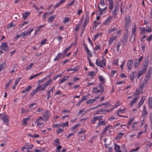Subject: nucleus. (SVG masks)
Instances as JSON below:
<instances>
[{
  "label": "nucleus",
  "instance_id": "nucleus-1",
  "mask_svg": "<svg viewBox=\"0 0 152 152\" xmlns=\"http://www.w3.org/2000/svg\"><path fill=\"white\" fill-rule=\"evenodd\" d=\"M0 48L2 50L7 52L9 51V48L7 42H2L0 46Z\"/></svg>",
  "mask_w": 152,
  "mask_h": 152
},
{
  "label": "nucleus",
  "instance_id": "nucleus-2",
  "mask_svg": "<svg viewBox=\"0 0 152 152\" xmlns=\"http://www.w3.org/2000/svg\"><path fill=\"white\" fill-rule=\"evenodd\" d=\"M0 115L1 116V118L3 120L4 122L5 123H8L9 121V116L8 115H6L4 113L2 114H0Z\"/></svg>",
  "mask_w": 152,
  "mask_h": 152
},
{
  "label": "nucleus",
  "instance_id": "nucleus-3",
  "mask_svg": "<svg viewBox=\"0 0 152 152\" xmlns=\"http://www.w3.org/2000/svg\"><path fill=\"white\" fill-rule=\"evenodd\" d=\"M148 79H145L144 80L142 81V83L140 87V91H141V92H143L142 89L145 87V85L148 82Z\"/></svg>",
  "mask_w": 152,
  "mask_h": 152
},
{
  "label": "nucleus",
  "instance_id": "nucleus-4",
  "mask_svg": "<svg viewBox=\"0 0 152 152\" xmlns=\"http://www.w3.org/2000/svg\"><path fill=\"white\" fill-rule=\"evenodd\" d=\"M125 26L126 27H129L130 26L131 20L130 19V17L128 16L126 17L125 18Z\"/></svg>",
  "mask_w": 152,
  "mask_h": 152
},
{
  "label": "nucleus",
  "instance_id": "nucleus-5",
  "mask_svg": "<svg viewBox=\"0 0 152 152\" xmlns=\"http://www.w3.org/2000/svg\"><path fill=\"white\" fill-rule=\"evenodd\" d=\"M43 120L45 121H47L50 116V114L48 111H46L45 112V113L43 115Z\"/></svg>",
  "mask_w": 152,
  "mask_h": 152
},
{
  "label": "nucleus",
  "instance_id": "nucleus-6",
  "mask_svg": "<svg viewBox=\"0 0 152 152\" xmlns=\"http://www.w3.org/2000/svg\"><path fill=\"white\" fill-rule=\"evenodd\" d=\"M83 45L85 48V50L86 51L87 54L90 57L92 56V55L90 50L88 49L86 45L84 42Z\"/></svg>",
  "mask_w": 152,
  "mask_h": 152
},
{
  "label": "nucleus",
  "instance_id": "nucleus-7",
  "mask_svg": "<svg viewBox=\"0 0 152 152\" xmlns=\"http://www.w3.org/2000/svg\"><path fill=\"white\" fill-rule=\"evenodd\" d=\"M133 64V61L130 59L127 61V66L129 71H130L131 68Z\"/></svg>",
  "mask_w": 152,
  "mask_h": 152
},
{
  "label": "nucleus",
  "instance_id": "nucleus-8",
  "mask_svg": "<svg viewBox=\"0 0 152 152\" xmlns=\"http://www.w3.org/2000/svg\"><path fill=\"white\" fill-rule=\"evenodd\" d=\"M129 33H126L124 34L122 40V42L126 44L127 42L128 38V37Z\"/></svg>",
  "mask_w": 152,
  "mask_h": 152
},
{
  "label": "nucleus",
  "instance_id": "nucleus-9",
  "mask_svg": "<svg viewBox=\"0 0 152 152\" xmlns=\"http://www.w3.org/2000/svg\"><path fill=\"white\" fill-rule=\"evenodd\" d=\"M136 72H132L130 76V79L131 81H133L136 77Z\"/></svg>",
  "mask_w": 152,
  "mask_h": 152
},
{
  "label": "nucleus",
  "instance_id": "nucleus-10",
  "mask_svg": "<svg viewBox=\"0 0 152 152\" xmlns=\"http://www.w3.org/2000/svg\"><path fill=\"white\" fill-rule=\"evenodd\" d=\"M117 38V36H113L110 37L108 41V44L110 45L113 42V41L116 40Z\"/></svg>",
  "mask_w": 152,
  "mask_h": 152
},
{
  "label": "nucleus",
  "instance_id": "nucleus-11",
  "mask_svg": "<svg viewBox=\"0 0 152 152\" xmlns=\"http://www.w3.org/2000/svg\"><path fill=\"white\" fill-rule=\"evenodd\" d=\"M126 109V108H124V109H120L119 110H117V113H116V115H118V116H119L120 117H126L123 116L122 115H120L119 113H124V110Z\"/></svg>",
  "mask_w": 152,
  "mask_h": 152
},
{
  "label": "nucleus",
  "instance_id": "nucleus-12",
  "mask_svg": "<svg viewBox=\"0 0 152 152\" xmlns=\"http://www.w3.org/2000/svg\"><path fill=\"white\" fill-rule=\"evenodd\" d=\"M69 76H65L63 77L61 80L60 81L59 84H61L64 83L67 80L69 79Z\"/></svg>",
  "mask_w": 152,
  "mask_h": 152
},
{
  "label": "nucleus",
  "instance_id": "nucleus-13",
  "mask_svg": "<svg viewBox=\"0 0 152 152\" xmlns=\"http://www.w3.org/2000/svg\"><path fill=\"white\" fill-rule=\"evenodd\" d=\"M146 70V69L145 68H143V70H141L139 72L138 75L137 76V77L138 78H139V77H140V76L143 74L145 73Z\"/></svg>",
  "mask_w": 152,
  "mask_h": 152
},
{
  "label": "nucleus",
  "instance_id": "nucleus-14",
  "mask_svg": "<svg viewBox=\"0 0 152 152\" xmlns=\"http://www.w3.org/2000/svg\"><path fill=\"white\" fill-rule=\"evenodd\" d=\"M21 79V78H18L16 80L15 83L13 85V86L12 87V88L13 89H15V88L16 86H17V85L18 84L19 81H20V80Z\"/></svg>",
  "mask_w": 152,
  "mask_h": 152
},
{
  "label": "nucleus",
  "instance_id": "nucleus-15",
  "mask_svg": "<svg viewBox=\"0 0 152 152\" xmlns=\"http://www.w3.org/2000/svg\"><path fill=\"white\" fill-rule=\"evenodd\" d=\"M48 86V85L45 83L43 84L42 87L40 86L39 85V90H41L42 91L45 90Z\"/></svg>",
  "mask_w": 152,
  "mask_h": 152
},
{
  "label": "nucleus",
  "instance_id": "nucleus-16",
  "mask_svg": "<svg viewBox=\"0 0 152 152\" xmlns=\"http://www.w3.org/2000/svg\"><path fill=\"white\" fill-rule=\"evenodd\" d=\"M110 127H112V126L111 125H109L105 126V128L103 129V131L101 133L102 134H104L106 133V131L108 130V129Z\"/></svg>",
  "mask_w": 152,
  "mask_h": 152
},
{
  "label": "nucleus",
  "instance_id": "nucleus-17",
  "mask_svg": "<svg viewBox=\"0 0 152 152\" xmlns=\"http://www.w3.org/2000/svg\"><path fill=\"white\" fill-rule=\"evenodd\" d=\"M109 2L110 10L111 11L114 7V2L113 0L108 1Z\"/></svg>",
  "mask_w": 152,
  "mask_h": 152
},
{
  "label": "nucleus",
  "instance_id": "nucleus-18",
  "mask_svg": "<svg viewBox=\"0 0 152 152\" xmlns=\"http://www.w3.org/2000/svg\"><path fill=\"white\" fill-rule=\"evenodd\" d=\"M30 119V118L28 117L24 118L23 121L22 125L24 126H27L28 124L27 121Z\"/></svg>",
  "mask_w": 152,
  "mask_h": 152
},
{
  "label": "nucleus",
  "instance_id": "nucleus-19",
  "mask_svg": "<svg viewBox=\"0 0 152 152\" xmlns=\"http://www.w3.org/2000/svg\"><path fill=\"white\" fill-rule=\"evenodd\" d=\"M114 149L115 151V152H119V151H121L120 150V146L119 145H117L116 143H114Z\"/></svg>",
  "mask_w": 152,
  "mask_h": 152
},
{
  "label": "nucleus",
  "instance_id": "nucleus-20",
  "mask_svg": "<svg viewBox=\"0 0 152 152\" xmlns=\"http://www.w3.org/2000/svg\"><path fill=\"white\" fill-rule=\"evenodd\" d=\"M140 63V62L138 61V59H135L134 61V68L138 67L139 66Z\"/></svg>",
  "mask_w": 152,
  "mask_h": 152
},
{
  "label": "nucleus",
  "instance_id": "nucleus-21",
  "mask_svg": "<svg viewBox=\"0 0 152 152\" xmlns=\"http://www.w3.org/2000/svg\"><path fill=\"white\" fill-rule=\"evenodd\" d=\"M145 100V97H142L141 98L140 101L139 102V103L138 104V105L139 106L138 108H140L141 106L143 104Z\"/></svg>",
  "mask_w": 152,
  "mask_h": 152
},
{
  "label": "nucleus",
  "instance_id": "nucleus-22",
  "mask_svg": "<svg viewBox=\"0 0 152 152\" xmlns=\"http://www.w3.org/2000/svg\"><path fill=\"white\" fill-rule=\"evenodd\" d=\"M119 10V7L117 6H115L114 7V9L113 12V17H115L117 15L116 12L118 10Z\"/></svg>",
  "mask_w": 152,
  "mask_h": 152
},
{
  "label": "nucleus",
  "instance_id": "nucleus-23",
  "mask_svg": "<svg viewBox=\"0 0 152 152\" xmlns=\"http://www.w3.org/2000/svg\"><path fill=\"white\" fill-rule=\"evenodd\" d=\"M89 20V12H86V17L85 19L84 22L88 23Z\"/></svg>",
  "mask_w": 152,
  "mask_h": 152
},
{
  "label": "nucleus",
  "instance_id": "nucleus-24",
  "mask_svg": "<svg viewBox=\"0 0 152 152\" xmlns=\"http://www.w3.org/2000/svg\"><path fill=\"white\" fill-rule=\"evenodd\" d=\"M38 91V86H37L36 88L33 90L32 92L30 93V97H32L34 95V94L37 92Z\"/></svg>",
  "mask_w": 152,
  "mask_h": 152
},
{
  "label": "nucleus",
  "instance_id": "nucleus-25",
  "mask_svg": "<svg viewBox=\"0 0 152 152\" xmlns=\"http://www.w3.org/2000/svg\"><path fill=\"white\" fill-rule=\"evenodd\" d=\"M30 12H24L23 15V19L24 20L26 19L27 17L30 15Z\"/></svg>",
  "mask_w": 152,
  "mask_h": 152
},
{
  "label": "nucleus",
  "instance_id": "nucleus-26",
  "mask_svg": "<svg viewBox=\"0 0 152 152\" xmlns=\"http://www.w3.org/2000/svg\"><path fill=\"white\" fill-rule=\"evenodd\" d=\"M148 107L150 109H152V97H150L148 100Z\"/></svg>",
  "mask_w": 152,
  "mask_h": 152
},
{
  "label": "nucleus",
  "instance_id": "nucleus-27",
  "mask_svg": "<svg viewBox=\"0 0 152 152\" xmlns=\"http://www.w3.org/2000/svg\"><path fill=\"white\" fill-rule=\"evenodd\" d=\"M96 64L98 66L103 67L102 61L99 59H97L96 62Z\"/></svg>",
  "mask_w": 152,
  "mask_h": 152
},
{
  "label": "nucleus",
  "instance_id": "nucleus-28",
  "mask_svg": "<svg viewBox=\"0 0 152 152\" xmlns=\"http://www.w3.org/2000/svg\"><path fill=\"white\" fill-rule=\"evenodd\" d=\"M56 17V15H53L50 17L48 19V22L51 23L52 22Z\"/></svg>",
  "mask_w": 152,
  "mask_h": 152
},
{
  "label": "nucleus",
  "instance_id": "nucleus-29",
  "mask_svg": "<svg viewBox=\"0 0 152 152\" xmlns=\"http://www.w3.org/2000/svg\"><path fill=\"white\" fill-rule=\"evenodd\" d=\"M112 18V17L110 16H109L106 20L104 22L103 24L104 25H107L110 22Z\"/></svg>",
  "mask_w": 152,
  "mask_h": 152
},
{
  "label": "nucleus",
  "instance_id": "nucleus-30",
  "mask_svg": "<svg viewBox=\"0 0 152 152\" xmlns=\"http://www.w3.org/2000/svg\"><path fill=\"white\" fill-rule=\"evenodd\" d=\"M139 96H136L135 97L132 101L130 102V104L131 106H133L134 103L136 102Z\"/></svg>",
  "mask_w": 152,
  "mask_h": 152
},
{
  "label": "nucleus",
  "instance_id": "nucleus-31",
  "mask_svg": "<svg viewBox=\"0 0 152 152\" xmlns=\"http://www.w3.org/2000/svg\"><path fill=\"white\" fill-rule=\"evenodd\" d=\"M99 81L102 82V83L104 84L105 83L106 81L105 80L104 77L102 76L99 75Z\"/></svg>",
  "mask_w": 152,
  "mask_h": 152
},
{
  "label": "nucleus",
  "instance_id": "nucleus-32",
  "mask_svg": "<svg viewBox=\"0 0 152 152\" xmlns=\"http://www.w3.org/2000/svg\"><path fill=\"white\" fill-rule=\"evenodd\" d=\"M142 114L143 115H146L148 113V112L146 110V106H143V109L142 112Z\"/></svg>",
  "mask_w": 152,
  "mask_h": 152
},
{
  "label": "nucleus",
  "instance_id": "nucleus-33",
  "mask_svg": "<svg viewBox=\"0 0 152 152\" xmlns=\"http://www.w3.org/2000/svg\"><path fill=\"white\" fill-rule=\"evenodd\" d=\"M34 63H31L29 65L27 66L25 68V69L27 71L28 70H30L31 69L33 66L34 65Z\"/></svg>",
  "mask_w": 152,
  "mask_h": 152
},
{
  "label": "nucleus",
  "instance_id": "nucleus-34",
  "mask_svg": "<svg viewBox=\"0 0 152 152\" xmlns=\"http://www.w3.org/2000/svg\"><path fill=\"white\" fill-rule=\"evenodd\" d=\"M134 119V117L132 118L129 120L128 122V124L127 125V127L128 128H129V126H130L131 123L133 121Z\"/></svg>",
  "mask_w": 152,
  "mask_h": 152
},
{
  "label": "nucleus",
  "instance_id": "nucleus-35",
  "mask_svg": "<svg viewBox=\"0 0 152 152\" xmlns=\"http://www.w3.org/2000/svg\"><path fill=\"white\" fill-rule=\"evenodd\" d=\"M132 39L133 41V42L135 41V33H132V34L130 38V40L131 41Z\"/></svg>",
  "mask_w": 152,
  "mask_h": 152
},
{
  "label": "nucleus",
  "instance_id": "nucleus-36",
  "mask_svg": "<svg viewBox=\"0 0 152 152\" xmlns=\"http://www.w3.org/2000/svg\"><path fill=\"white\" fill-rule=\"evenodd\" d=\"M117 30V28L116 27H114L113 28L110 29L108 30V33H112L113 32Z\"/></svg>",
  "mask_w": 152,
  "mask_h": 152
},
{
  "label": "nucleus",
  "instance_id": "nucleus-37",
  "mask_svg": "<svg viewBox=\"0 0 152 152\" xmlns=\"http://www.w3.org/2000/svg\"><path fill=\"white\" fill-rule=\"evenodd\" d=\"M62 54L61 53H58L57 55L56 56V58L54 59V61H56L58 60L60 57L61 56Z\"/></svg>",
  "mask_w": 152,
  "mask_h": 152
},
{
  "label": "nucleus",
  "instance_id": "nucleus-38",
  "mask_svg": "<svg viewBox=\"0 0 152 152\" xmlns=\"http://www.w3.org/2000/svg\"><path fill=\"white\" fill-rule=\"evenodd\" d=\"M60 126H62L63 127H65L66 126H68V121H66L65 123H63L62 124H60Z\"/></svg>",
  "mask_w": 152,
  "mask_h": 152
},
{
  "label": "nucleus",
  "instance_id": "nucleus-39",
  "mask_svg": "<svg viewBox=\"0 0 152 152\" xmlns=\"http://www.w3.org/2000/svg\"><path fill=\"white\" fill-rule=\"evenodd\" d=\"M104 105H108L109 106H110L111 105L110 104L109 102L103 103H102L98 105L99 107Z\"/></svg>",
  "mask_w": 152,
  "mask_h": 152
},
{
  "label": "nucleus",
  "instance_id": "nucleus-40",
  "mask_svg": "<svg viewBox=\"0 0 152 152\" xmlns=\"http://www.w3.org/2000/svg\"><path fill=\"white\" fill-rule=\"evenodd\" d=\"M151 74V69H149L147 74V77H148V79L150 77Z\"/></svg>",
  "mask_w": 152,
  "mask_h": 152
},
{
  "label": "nucleus",
  "instance_id": "nucleus-41",
  "mask_svg": "<svg viewBox=\"0 0 152 152\" xmlns=\"http://www.w3.org/2000/svg\"><path fill=\"white\" fill-rule=\"evenodd\" d=\"M15 26V24L13 23H9L8 26H7L8 28H11L12 27H14Z\"/></svg>",
  "mask_w": 152,
  "mask_h": 152
},
{
  "label": "nucleus",
  "instance_id": "nucleus-42",
  "mask_svg": "<svg viewBox=\"0 0 152 152\" xmlns=\"http://www.w3.org/2000/svg\"><path fill=\"white\" fill-rule=\"evenodd\" d=\"M143 92H141V91H140V89L139 90L138 89H137L136 90L135 94H134V96L138 95L140 93H142Z\"/></svg>",
  "mask_w": 152,
  "mask_h": 152
},
{
  "label": "nucleus",
  "instance_id": "nucleus-43",
  "mask_svg": "<svg viewBox=\"0 0 152 152\" xmlns=\"http://www.w3.org/2000/svg\"><path fill=\"white\" fill-rule=\"evenodd\" d=\"M88 23L84 22V23L83 24V25L82 27V33L83 32V31H84L85 28L87 25Z\"/></svg>",
  "mask_w": 152,
  "mask_h": 152
},
{
  "label": "nucleus",
  "instance_id": "nucleus-44",
  "mask_svg": "<svg viewBox=\"0 0 152 152\" xmlns=\"http://www.w3.org/2000/svg\"><path fill=\"white\" fill-rule=\"evenodd\" d=\"M70 20V19L68 17H65L64 20L63 22L64 23H68Z\"/></svg>",
  "mask_w": 152,
  "mask_h": 152
},
{
  "label": "nucleus",
  "instance_id": "nucleus-45",
  "mask_svg": "<svg viewBox=\"0 0 152 152\" xmlns=\"http://www.w3.org/2000/svg\"><path fill=\"white\" fill-rule=\"evenodd\" d=\"M95 101V99H90L88 100L87 102V104L93 103Z\"/></svg>",
  "mask_w": 152,
  "mask_h": 152
},
{
  "label": "nucleus",
  "instance_id": "nucleus-46",
  "mask_svg": "<svg viewBox=\"0 0 152 152\" xmlns=\"http://www.w3.org/2000/svg\"><path fill=\"white\" fill-rule=\"evenodd\" d=\"M95 75V72H94L91 71L88 74V75L91 76V77H93Z\"/></svg>",
  "mask_w": 152,
  "mask_h": 152
},
{
  "label": "nucleus",
  "instance_id": "nucleus-47",
  "mask_svg": "<svg viewBox=\"0 0 152 152\" xmlns=\"http://www.w3.org/2000/svg\"><path fill=\"white\" fill-rule=\"evenodd\" d=\"M62 146L61 145H58L57 147L56 151L55 152H61L60 149L62 148Z\"/></svg>",
  "mask_w": 152,
  "mask_h": 152
},
{
  "label": "nucleus",
  "instance_id": "nucleus-48",
  "mask_svg": "<svg viewBox=\"0 0 152 152\" xmlns=\"http://www.w3.org/2000/svg\"><path fill=\"white\" fill-rule=\"evenodd\" d=\"M141 31L140 32V33L141 34H144L145 33V29L144 27H142L141 28Z\"/></svg>",
  "mask_w": 152,
  "mask_h": 152
},
{
  "label": "nucleus",
  "instance_id": "nucleus-49",
  "mask_svg": "<svg viewBox=\"0 0 152 152\" xmlns=\"http://www.w3.org/2000/svg\"><path fill=\"white\" fill-rule=\"evenodd\" d=\"M32 87L31 86H29L25 89L26 92L29 91L31 89Z\"/></svg>",
  "mask_w": 152,
  "mask_h": 152
},
{
  "label": "nucleus",
  "instance_id": "nucleus-50",
  "mask_svg": "<svg viewBox=\"0 0 152 152\" xmlns=\"http://www.w3.org/2000/svg\"><path fill=\"white\" fill-rule=\"evenodd\" d=\"M47 39H43L40 42V45H45L46 41H47Z\"/></svg>",
  "mask_w": 152,
  "mask_h": 152
},
{
  "label": "nucleus",
  "instance_id": "nucleus-51",
  "mask_svg": "<svg viewBox=\"0 0 152 152\" xmlns=\"http://www.w3.org/2000/svg\"><path fill=\"white\" fill-rule=\"evenodd\" d=\"M102 35V33H97L94 36V39L96 40V39L98 37H99L100 36H101Z\"/></svg>",
  "mask_w": 152,
  "mask_h": 152
},
{
  "label": "nucleus",
  "instance_id": "nucleus-52",
  "mask_svg": "<svg viewBox=\"0 0 152 152\" xmlns=\"http://www.w3.org/2000/svg\"><path fill=\"white\" fill-rule=\"evenodd\" d=\"M103 116H95V119H96V120H99V121H100L102 119V118Z\"/></svg>",
  "mask_w": 152,
  "mask_h": 152
},
{
  "label": "nucleus",
  "instance_id": "nucleus-53",
  "mask_svg": "<svg viewBox=\"0 0 152 152\" xmlns=\"http://www.w3.org/2000/svg\"><path fill=\"white\" fill-rule=\"evenodd\" d=\"M106 8H107V7H104V8L103 9H101V11H99V15H102L103 14V13L102 12L104 11V10H105L106 9Z\"/></svg>",
  "mask_w": 152,
  "mask_h": 152
},
{
  "label": "nucleus",
  "instance_id": "nucleus-54",
  "mask_svg": "<svg viewBox=\"0 0 152 152\" xmlns=\"http://www.w3.org/2000/svg\"><path fill=\"white\" fill-rule=\"evenodd\" d=\"M88 97V95H86V96H83V97H82L81 100H82L83 101L84 100H85L86 99H87Z\"/></svg>",
  "mask_w": 152,
  "mask_h": 152
},
{
  "label": "nucleus",
  "instance_id": "nucleus-55",
  "mask_svg": "<svg viewBox=\"0 0 152 152\" xmlns=\"http://www.w3.org/2000/svg\"><path fill=\"white\" fill-rule=\"evenodd\" d=\"M80 125V124H77V125H76L73 126L72 128H71V130H73L75 129H76Z\"/></svg>",
  "mask_w": 152,
  "mask_h": 152
},
{
  "label": "nucleus",
  "instance_id": "nucleus-56",
  "mask_svg": "<svg viewBox=\"0 0 152 152\" xmlns=\"http://www.w3.org/2000/svg\"><path fill=\"white\" fill-rule=\"evenodd\" d=\"M28 22L26 21H24L23 22V23L21 24V26H20L19 27V29L21 28L22 27H23L26 24H28Z\"/></svg>",
  "mask_w": 152,
  "mask_h": 152
},
{
  "label": "nucleus",
  "instance_id": "nucleus-57",
  "mask_svg": "<svg viewBox=\"0 0 152 152\" xmlns=\"http://www.w3.org/2000/svg\"><path fill=\"white\" fill-rule=\"evenodd\" d=\"M12 81L11 80H10L8 83H7L5 85V88L7 89L8 88L9 86L10 85V83Z\"/></svg>",
  "mask_w": 152,
  "mask_h": 152
},
{
  "label": "nucleus",
  "instance_id": "nucleus-58",
  "mask_svg": "<svg viewBox=\"0 0 152 152\" xmlns=\"http://www.w3.org/2000/svg\"><path fill=\"white\" fill-rule=\"evenodd\" d=\"M88 61H89V65L90 66H91L93 67H94V65L93 64V63H92L90 59L88 57Z\"/></svg>",
  "mask_w": 152,
  "mask_h": 152
},
{
  "label": "nucleus",
  "instance_id": "nucleus-59",
  "mask_svg": "<svg viewBox=\"0 0 152 152\" xmlns=\"http://www.w3.org/2000/svg\"><path fill=\"white\" fill-rule=\"evenodd\" d=\"M64 130L61 128H59L57 131L58 134H59L63 132Z\"/></svg>",
  "mask_w": 152,
  "mask_h": 152
},
{
  "label": "nucleus",
  "instance_id": "nucleus-60",
  "mask_svg": "<svg viewBox=\"0 0 152 152\" xmlns=\"http://www.w3.org/2000/svg\"><path fill=\"white\" fill-rule=\"evenodd\" d=\"M96 119H95V117H93V119L91 120V123L92 124H94L96 122Z\"/></svg>",
  "mask_w": 152,
  "mask_h": 152
},
{
  "label": "nucleus",
  "instance_id": "nucleus-61",
  "mask_svg": "<svg viewBox=\"0 0 152 152\" xmlns=\"http://www.w3.org/2000/svg\"><path fill=\"white\" fill-rule=\"evenodd\" d=\"M54 88L55 86L52 87L50 89L48 90L47 91V93H50V92H52L53 91Z\"/></svg>",
  "mask_w": 152,
  "mask_h": 152
},
{
  "label": "nucleus",
  "instance_id": "nucleus-62",
  "mask_svg": "<svg viewBox=\"0 0 152 152\" xmlns=\"http://www.w3.org/2000/svg\"><path fill=\"white\" fill-rule=\"evenodd\" d=\"M152 39V34L150 36H148L147 38V41L148 42H150L151 41Z\"/></svg>",
  "mask_w": 152,
  "mask_h": 152
},
{
  "label": "nucleus",
  "instance_id": "nucleus-63",
  "mask_svg": "<svg viewBox=\"0 0 152 152\" xmlns=\"http://www.w3.org/2000/svg\"><path fill=\"white\" fill-rule=\"evenodd\" d=\"M79 69V67L78 66H76L73 68V71L74 72L77 71Z\"/></svg>",
  "mask_w": 152,
  "mask_h": 152
},
{
  "label": "nucleus",
  "instance_id": "nucleus-64",
  "mask_svg": "<svg viewBox=\"0 0 152 152\" xmlns=\"http://www.w3.org/2000/svg\"><path fill=\"white\" fill-rule=\"evenodd\" d=\"M29 146L28 145H24L21 148V149L23 151H24L25 149L28 148Z\"/></svg>",
  "mask_w": 152,
  "mask_h": 152
}]
</instances>
